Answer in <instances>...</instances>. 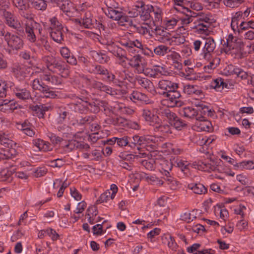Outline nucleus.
Listing matches in <instances>:
<instances>
[{
    "instance_id": "680f3d73",
    "label": "nucleus",
    "mask_w": 254,
    "mask_h": 254,
    "mask_svg": "<svg viewBox=\"0 0 254 254\" xmlns=\"http://www.w3.org/2000/svg\"><path fill=\"white\" fill-rule=\"evenodd\" d=\"M136 82L137 83L141 85V87L144 88H147L151 84L150 81L145 78L138 77L136 78Z\"/></svg>"
},
{
    "instance_id": "c9c22d12",
    "label": "nucleus",
    "mask_w": 254,
    "mask_h": 254,
    "mask_svg": "<svg viewBox=\"0 0 254 254\" xmlns=\"http://www.w3.org/2000/svg\"><path fill=\"white\" fill-rule=\"evenodd\" d=\"M15 150L13 148L3 149L0 147V159H5L15 156Z\"/></svg>"
},
{
    "instance_id": "c85d7f7f",
    "label": "nucleus",
    "mask_w": 254,
    "mask_h": 254,
    "mask_svg": "<svg viewBox=\"0 0 254 254\" xmlns=\"http://www.w3.org/2000/svg\"><path fill=\"white\" fill-rule=\"evenodd\" d=\"M53 186L54 189H58L60 188L59 190L57 192V196L60 197L63 195L64 190L68 186V184L65 181L63 182L62 180L57 179L54 182Z\"/></svg>"
},
{
    "instance_id": "9b49d317",
    "label": "nucleus",
    "mask_w": 254,
    "mask_h": 254,
    "mask_svg": "<svg viewBox=\"0 0 254 254\" xmlns=\"http://www.w3.org/2000/svg\"><path fill=\"white\" fill-rule=\"evenodd\" d=\"M214 164V162L210 164L201 162V164H199L198 166L195 163L192 164V165L194 168L203 169L204 171H214L220 173H223L225 171L224 168L222 166V162L221 161L219 160L216 166Z\"/></svg>"
},
{
    "instance_id": "20e7f679",
    "label": "nucleus",
    "mask_w": 254,
    "mask_h": 254,
    "mask_svg": "<svg viewBox=\"0 0 254 254\" xmlns=\"http://www.w3.org/2000/svg\"><path fill=\"white\" fill-rule=\"evenodd\" d=\"M50 28L51 30L50 35L51 38L57 43L61 42L63 39L62 32V30L63 29L62 24L55 17L50 19Z\"/></svg>"
},
{
    "instance_id": "4c0bfd02",
    "label": "nucleus",
    "mask_w": 254,
    "mask_h": 254,
    "mask_svg": "<svg viewBox=\"0 0 254 254\" xmlns=\"http://www.w3.org/2000/svg\"><path fill=\"white\" fill-rule=\"evenodd\" d=\"M181 114L186 118L193 119L196 116L197 112L194 108L188 107L184 108Z\"/></svg>"
},
{
    "instance_id": "052dcab7",
    "label": "nucleus",
    "mask_w": 254,
    "mask_h": 254,
    "mask_svg": "<svg viewBox=\"0 0 254 254\" xmlns=\"http://www.w3.org/2000/svg\"><path fill=\"white\" fill-rule=\"evenodd\" d=\"M237 180L242 184L248 186L252 183V181L248 179L246 176L240 174L237 176Z\"/></svg>"
},
{
    "instance_id": "7ed1b4c3",
    "label": "nucleus",
    "mask_w": 254,
    "mask_h": 254,
    "mask_svg": "<svg viewBox=\"0 0 254 254\" xmlns=\"http://www.w3.org/2000/svg\"><path fill=\"white\" fill-rule=\"evenodd\" d=\"M209 23L210 18L207 15H198L196 20L193 23L194 26L192 28L197 34H207L209 32Z\"/></svg>"
},
{
    "instance_id": "dca6fc26",
    "label": "nucleus",
    "mask_w": 254,
    "mask_h": 254,
    "mask_svg": "<svg viewBox=\"0 0 254 254\" xmlns=\"http://www.w3.org/2000/svg\"><path fill=\"white\" fill-rule=\"evenodd\" d=\"M216 44L213 39L208 38L206 39L204 46L202 49V55L203 58L207 59L209 58L210 53H212L215 49Z\"/></svg>"
},
{
    "instance_id": "2eb2a0df",
    "label": "nucleus",
    "mask_w": 254,
    "mask_h": 254,
    "mask_svg": "<svg viewBox=\"0 0 254 254\" xmlns=\"http://www.w3.org/2000/svg\"><path fill=\"white\" fill-rule=\"evenodd\" d=\"M4 16L6 23L9 27L16 29L21 27L20 22L16 16L8 11H6L4 13Z\"/></svg>"
},
{
    "instance_id": "0e129e2a",
    "label": "nucleus",
    "mask_w": 254,
    "mask_h": 254,
    "mask_svg": "<svg viewBox=\"0 0 254 254\" xmlns=\"http://www.w3.org/2000/svg\"><path fill=\"white\" fill-rule=\"evenodd\" d=\"M246 210V207L244 205L240 204L234 208V211L236 214L240 215L242 218H244Z\"/></svg>"
},
{
    "instance_id": "39448f33",
    "label": "nucleus",
    "mask_w": 254,
    "mask_h": 254,
    "mask_svg": "<svg viewBox=\"0 0 254 254\" xmlns=\"http://www.w3.org/2000/svg\"><path fill=\"white\" fill-rule=\"evenodd\" d=\"M105 12L109 18L118 21L121 25H124L125 23L128 21L127 17L118 8L108 7Z\"/></svg>"
},
{
    "instance_id": "8fccbe9b",
    "label": "nucleus",
    "mask_w": 254,
    "mask_h": 254,
    "mask_svg": "<svg viewBox=\"0 0 254 254\" xmlns=\"http://www.w3.org/2000/svg\"><path fill=\"white\" fill-rule=\"evenodd\" d=\"M143 136H139L138 135H134L132 137L131 142L129 144L131 147H133L136 145L142 146L144 147V141Z\"/></svg>"
},
{
    "instance_id": "412c9836",
    "label": "nucleus",
    "mask_w": 254,
    "mask_h": 254,
    "mask_svg": "<svg viewBox=\"0 0 254 254\" xmlns=\"http://www.w3.org/2000/svg\"><path fill=\"white\" fill-rule=\"evenodd\" d=\"M33 144L38 148L39 150L44 152L49 151L52 150V147L50 144L40 139H36L33 140Z\"/></svg>"
},
{
    "instance_id": "a878e982",
    "label": "nucleus",
    "mask_w": 254,
    "mask_h": 254,
    "mask_svg": "<svg viewBox=\"0 0 254 254\" xmlns=\"http://www.w3.org/2000/svg\"><path fill=\"white\" fill-rule=\"evenodd\" d=\"M227 84L224 82L223 79L221 78L215 79L210 83V87L216 91H221L224 88H227Z\"/></svg>"
},
{
    "instance_id": "6e6552de",
    "label": "nucleus",
    "mask_w": 254,
    "mask_h": 254,
    "mask_svg": "<svg viewBox=\"0 0 254 254\" xmlns=\"http://www.w3.org/2000/svg\"><path fill=\"white\" fill-rule=\"evenodd\" d=\"M4 36V39L7 45L13 50H18L22 47V40L18 36L7 32Z\"/></svg>"
},
{
    "instance_id": "cd10ccee",
    "label": "nucleus",
    "mask_w": 254,
    "mask_h": 254,
    "mask_svg": "<svg viewBox=\"0 0 254 254\" xmlns=\"http://www.w3.org/2000/svg\"><path fill=\"white\" fill-rule=\"evenodd\" d=\"M130 98L134 102L140 101L145 104L149 103L148 97L145 94L137 91H133L130 95Z\"/></svg>"
},
{
    "instance_id": "473e14b6",
    "label": "nucleus",
    "mask_w": 254,
    "mask_h": 254,
    "mask_svg": "<svg viewBox=\"0 0 254 254\" xmlns=\"http://www.w3.org/2000/svg\"><path fill=\"white\" fill-rule=\"evenodd\" d=\"M97 214V208L95 206H90L87 210L88 222L91 224H93L96 220V217Z\"/></svg>"
},
{
    "instance_id": "3c124183",
    "label": "nucleus",
    "mask_w": 254,
    "mask_h": 254,
    "mask_svg": "<svg viewBox=\"0 0 254 254\" xmlns=\"http://www.w3.org/2000/svg\"><path fill=\"white\" fill-rule=\"evenodd\" d=\"M115 108L116 110L120 111L123 114H131L133 112V110L132 109L125 107L123 104H117L115 106Z\"/></svg>"
},
{
    "instance_id": "ddd939ff",
    "label": "nucleus",
    "mask_w": 254,
    "mask_h": 254,
    "mask_svg": "<svg viewBox=\"0 0 254 254\" xmlns=\"http://www.w3.org/2000/svg\"><path fill=\"white\" fill-rule=\"evenodd\" d=\"M197 121L193 126V129L197 131H211L212 130V125L211 122L203 118H196Z\"/></svg>"
},
{
    "instance_id": "ea45409f",
    "label": "nucleus",
    "mask_w": 254,
    "mask_h": 254,
    "mask_svg": "<svg viewBox=\"0 0 254 254\" xmlns=\"http://www.w3.org/2000/svg\"><path fill=\"white\" fill-rule=\"evenodd\" d=\"M159 160L157 159L151 158L147 160H144L142 161L143 165L148 170H154L156 166L158 164Z\"/></svg>"
},
{
    "instance_id": "9d476101",
    "label": "nucleus",
    "mask_w": 254,
    "mask_h": 254,
    "mask_svg": "<svg viewBox=\"0 0 254 254\" xmlns=\"http://www.w3.org/2000/svg\"><path fill=\"white\" fill-rule=\"evenodd\" d=\"M118 191V187L115 184L110 186V189L107 190L101 194L97 200V203H107L112 201L115 197Z\"/></svg>"
},
{
    "instance_id": "c756f323",
    "label": "nucleus",
    "mask_w": 254,
    "mask_h": 254,
    "mask_svg": "<svg viewBox=\"0 0 254 254\" xmlns=\"http://www.w3.org/2000/svg\"><path fill=\"white\" fill-rule=\"evenodd\" d=\"M234 168L235 169L237 170L254 169V161L252 160H248L236 163V165H234Z\"/></svg>"
},
{
    "instance_id": "5fc2aeb1",
    "label": "nucleus",
    "mask_w": 254,
    "mask_h": 254,
    "mask_svg": "<svg viewBox=\"0 0 254 254\" xmlns=\"http://www.w3.org/2000/svg\"><path fill=\"white\" fill-rule=\"evenodd\" d=\"M243 1L241 0H224V4L228 7L234 8L239 6L242 4Z\"/></svg>"
},
{
    "instance_id": "4d7b16f0",
    "label": "nucleus",
    "mask_w": 254,
    "mask_h": 254,
    "mask_svg": "<svg viewBox=\"0 0 254 254\" xmlns=\"http://www.w3.org/2000/svg\"><path fill=\"white\" fill-rule=\"evenodd\" d=\"M145 178L148 183L153 185L161 186L163 184V181L155 176L146 175Z\"/></svg>"
},
{
    "instance_id": "4468645a",
    "label": "nucleus",
    "mask_w": 254,
    "mask_h": 254,
    "mask_svg": "<svg viewBox=\"0 0 254 254\" xmlns=\"http://www.w3.org/2000/svg\"><path fill=\"white\" fill-rule=\"evenodd\" d=\"M36 22L31 18H27L25 24V33L27 39L32 43L35 42L36 38L34 31Z\"/></svg>"
},
{
    "instance_id": "bf43d9fd",
    "label": "nucleus",
    "mask_w": 254,
    "mask_h": 254,
    "mask_svg": "<svg viewBox=\"0 0 254 254\" xmlns=\"http://www.w3.org/2000/svg\"><path fill=\"white\" fill-rule=\"evenodd\" d=\"M154 69L155 71V73H145V74L149 75L151 76H153L155 75L156 74H158V73L161 74H165L166 73V70L165 68L162 66L156 65L154 67Z\"/></svg>"
},
{
    "instance_id": "f704fd0d",
    "label": "nucleus",
    "mask_w": 254,
    "mask_h": 254,
    "mask_svg": "<svg viewBox=\"0 0 254 254\" xmlns=\"http://www.w3.org/2000/svg\"><path fill=\"white\" fill-rule=\"evenodd\" d=\"M43 61L47 64L48 68L50 69V67L53 65L56 70H61L63 67L62 65L58 63H55V60L52 56H46L43 58Z\"/></svg>"
},
{
    "instance_id": "13d9d810",
    "label": "nucleus",
    "mask_w": 254,
    "mask_h": 254,
    "mask_svg": "<svg viewBox=\"0 0 254 254\" xmlns=\"http://www.w3.org/2000/svg\"><path fill=\"white\" fill-rule=\"evenodd\" d=\"M163 114L167 118L170 124L178 117L174 113L168 109L164 110Z\"/></svg>"
},
{
    "instance_id": "e2e57ef3",
    "label": "nucleus",
    "mask_w": 254,
    "mask_h": 254,
    "mask_svg": "<svg viewBox=\"0 0 254 254\" xmlns=\"http://www.w3.org/2000/svg\"><path fill=\"white\" fill-rule=\"evenodd\" d=\"M238 67L235 66L231 64H229L225 67L223 70V73L226 75L235 74L236 73V69Z\"/></svg>"
},
{
    "instance_id": "393cba45",
    "label": "nucleus",
    "mask_w": 254,
    "mask_h": 254,
    "mask_svg": "<svg viewBox=\"0 0 254 254\" xmlns=\"http://www.w3.org/2000/svg\"><path fill=\"white\" fill-rule=\"evenodd\" d=\"M242 14L240 12H235L232 17L231 26L232 29L234 32L237 31L240 33V24L239 25L240 20L242 18L241 17Z\"/></svg>"
},
{
    "instance_id": "338daca9",
    "label": "nucleus",
    "mask_w": 254,
    "mask_h": 254,
    "mask_svg": "<svg viewBox=\"0 0 254 254\" xmlns=\"http://www.w3.org/2000/svg\"><path fill=\"white\" fill-rule=\"evenodd\" d=\"M70 193L71 196L76 201H79L82 198V195L74 187L70 189Z\"/></svg>"
},
{
    "instance_id": "de8ad7c7",
    "label": "nucleus",
    "mask_w": 254,
    "mask_h": 254,
    "mask_svg": "<svg viewBox=\"0 0 254 254\" xmlns=\"http://www.w3.org/2000/svg\"><path fill=\"white\" fill-rule=\"evenodd\" d=\"M158 164L162 166V169L164 170L166 176L169 174V171H171L173 167L170 162L165 160H159Z\"/></svg>"
},
{
    "instance_id": "2f4dec72",
    "label": "nucleus",
    "mask_w": 254,
    "mask_h": 254,
    "mask_svg": "<svg viewBox=\"0 0 254 254\" xmlns=\"http://www.w3.org/2000/svg\"><path fill=\"white\" fill-rule=\"evenodd\" d=\"M188 188L191 190L194 193L202 194L207 191L205 187L201 184H191L188 185Z\"/></svg>"
},
{
    "instance_id": "09e8293b",
    "label": "nucleus",
    "mask_w": 254,
    "mask_h": 254,
    "mask_svg": "<svg viewBox=\"0 0 254 254\" xmlns=\"http://www.w3.org/2000/svg\"><path fill=\"white\" fill-rule=\"evenodd\" d=\"M94 59L99 63H106L108 61V58L105 54L99 53L96 51L92 52Z\"/></svg>"
},
{
    "instance_id": "6ab92c4d",
    "label": "nucleus",
    "mask_w": 254,
    "mask_h": 254,
    "mask_svg": "<svg viewBox=\"0 0 254 254\" xmlns=\"http://www.w3.org/2000/svg\"><path fill=\"white\" fill-rule=\"evenodd\" d=\"M143 116L145 120L150 125L155 127L157 125L160 124L158 117L149 110H144Z\"/></svg>"
},
{
    "instance_id": "72a5a7b5",
    "label": "nucleus",
    "mask_w": 254,
    "mask_h": 254,
    "mask_svg": "<svg viewBox=\"0 0 254 254\" xmlns=\"http://www.w3.org/2000/svg\"><path fill=\"white\" fill-rule=\"evenodd\" d=\"M179 20L181 21L182 26L178 29V32H185L186 30V27L193 21L192 17L189 15H186L181 18Z\"/></svg>"
},
{
    "instance_id": "a19ab883",
    "label": "nucleus",
    "mask_w": 254,
    "mask_h": 254,
    "mask_svg": "<svg viewBox=\"0 0 254 254\" xmlns=\"http://www.w3.org/2000/svg\"><path fill=\"white\" fill-rule=\"evenodd\" d=\"M61 9L68 16L71 17L72 16V14L74 11V8L71 3H69L67 1L64 2L61 6Z\"/></svg>"
},
{
    "instance_id": "7c9ffc66",
    "label": "nucleus",
    "mask_w": 254,
    "mask_h": 254,
    "mask_svg": "<svg viewBox=\"0 0 254 254\" xmlns=\"http://www.w3.org/2000/svg\"><path fill=\"white\" fill-rule=\"evenodd\" d=\"M214 212L217 216H219L221 219L225 220L228 217V212L227 210L219 205L214 207Z\"/></svg>"
},
{
    "instance_id": "4be33fe9",
    "label": "nucleus",
    "mask_w": 254,
    "mask_h": 254,
    "mask_svg": "<svg viewBox=\"0 0 254 254\" xmlns=\"http://www.w3.org/2000/svg\"><path fill=\"white\" fill-rule=\"evenodd\" d=\"M13 71L17 78L22 80L26 76L27 73L30 72V69L23 65H16L13 67Z\"/></svg>"
},
{
    "instance_id": "a211bd4d",
    "label": "nucleus",
    "mask_w": 254,
    "mask_h": 254,
    "mask_svg": "<svg viewBox=\"0 0 254 254\" xmlns=\"http://www.w3.org/2000/svg\"><path fill=\"white\" fill-rule=\"evenodd\" d=\"M158 87L164 92H171L176 90L178 88V84L169 80H162L158 83Z\"/></svg>"
},
{
    "instance_id": "6e6d98bb",
    "label": "nucleus",
    "mask_w": 254,
    "mask_h": 254,
    "mask_svg": "<svg viewBox=\"0 0 254 254\" xmlns=\"http://www.w3.org/2000/svg\"><path fill=\"white\" fill-rule=\"evenodd\" d=\"M13 86V83L12 82H9L5 83L4 81L0 79V94L3 96L5 94V91L7 88L10 87L12 88Z\"/></svg>"
},
{
    "instance_id": "c03bdc74",
    "label": "nucleus",
    "mask_w": 254,
    "mask_h": 254,
    "mask_svg": "<svg viewBox=\"0 0 254 254\" xmlns=\"http://www.w3.org/2000/svg\"><path fill=\"white\" fill-rule=\"evenodd\" d=\"M249 29H254V20H243L240 23V33Z\"/></svg>"
},
{
    "instance_id": "a18cd8bd",
    "label": "nucleus",
    "mask_w": 254,
    "mask_h": 254,
    "mask_svg": "<svg viewBox=\"0 0 254 254\" xmlns=\"http://www.w3.org/2000/svg\"><path fill=\"white\" fill-rule=\"evenodd\" d=\"M107 48L109 51L113 53V54L115 56L117 57H121V56H122V49L117 46H115V45L113 43L108 44Z\"/></svg>"
},
{
    "instance_id": "f8f14e48",
    "label": "nucleus",
    "mask_w": 254,
    "mask_h": 254,
    "mask_svg": "<svg viewBox=\"0 0 254 254\" xmlns=\"http://www.w3.org/2000/svg\"><path fill=\"white\" fill-rule=\"evenodd\" d=\"M142 139L144 141V147H146L148 150L151 151L156 148L159 142L162 141L163 137L147 135L143 136Z\"/></svg>"
},
{
    "instance_id": "79ce46f5",
    "label": "nucleus",
    "mask_w": 254,
    "mask_h": 254,
    "mask_svg": "<svg viewBox=\"0 0 254 254\" xmlns=\"http://www.w3.org/2000/svg\"><path fill=\"white\" fill-rule=\"evenodd\" d=\"M155 128L157 131H160L164 135L172 133V127L166 124L157 125Z\"/></svg>"
},
{
    "instance_id": "69168bd1",
    "label": "nucleus",
    "mask_w": 254,
    "mask_h": 254,
    "mask_svg": "<svg viewBox=\"0 0 254 254\" xmlns=\"http://www.w3.org/2000/svg\"><path fill=\"white\" fill-rule=\"evenodd\" d=\"M166 180L167 184L169 186L171 189L176 190L177 188L178 183L173 178L167 176Z\"/></svg>"
},
{
    "instance_id": "1a4fd4ad",
    "label": "nucleus",
    "mask_w": 254,
    "mask_h": 254,
    "mask_svg": "<svg viewBox=\"0 0 254 254\" xmlns=\"http://www.w3.org/2000/svg\"><path fill=\"white\" fill-rule=\"evenodd\" d=\"M129 64L134 68V71L138 73H142L146 64L144 60L139 55H135L129 60Z\"/></svg>"
},
{
    "instance_id": "864d4df0",
    "label": "nucleus",
    "mask_w": 254,
    "mask_h": 254,
    "mask_svg": "<svg viewBox=\"0 0 254 254\" xmlns=\"http://www.w3.org/2000/svg\"><path fill=\"white\" fill-rule=\"evenodd\" d=\"M169 59L172 60L174 63L178 64L179 66L181 61V57L180 54L175 51L171 52L170 54L168 55Z\"/></svg>"
},
{
    "instance_id": "b1692460",
    "label": "nucleus",
    "mask_w": 254,
    "mask_h": 254,
    "mask_svg": "<svg viewBox=\"0 0 254 254\" xmlns=\"http://www.w3.org/2000/svg\"><path fill=\"white\" fill-rule=\"evenodd\" d=\"M79 23L85 28H90L93 25L96 20L93 18L90 12L85 13V15L81 20H78Z\"/></svg>"
},
{
    "instance_id": "f03ea898",
    "label": "nucleus",
    "mask_w": 254,
    "mask_h": 254,
    "mask_svg": "<svg viewBox=\"0 0 254 254\" xmlns=\"http://www.w3.org/2000/svg\"><path fill=\"white\" fill-rule=\"evenodd\" d=\"M35 70L32 73L33 74H38L37 77H40V73H35ZM32 87L34 90H38L41 91L43 96L46 98H54L57 96L56 92L49 88L47 86L43 84L39 80L38 77L33 80Z\"/></svg>"
},
{
    "instance_id": "423d86ee",
    "label": "nucleus",
    "mask_w": 254,
    "mask_h": 254,
    "mask_svg": "<svg viewBox=\"0 0 254 254\" xmlns=\"http://www.w3.org/2000/svg\"><path fill=\"white\" fill-rule=\"evenodd\" d=\"M81 133L76 134L68 142L64 145V149L66 151H70L75 149H83L87 150L89 148V145L82 143L84 139Z\"/></svg>"
},
{
    "instance_id": "bb28decb",
    "label": "nucleus",
    "mask_w": 254,
    "mask_h": 254,
    "mask_svg": "<svg viewBox=\"0 0 254 254\" xmlns=\"http://www.w3.org/2000/svg\"><path fill=\"white\" fill-rule=\"evenodd\" d=\"M184 91L188 94H194L196 95H203L201 89L196 85L187 84L184 87Z\"/></svg>"
},
{
    "instance_id": "f3484780",
    "label": "nucleus",
    "mask_w": 254,
    "mask_h": 254,
    "mask_svg": "<svg viewBox=\"0 0 254 254\" xmlns=\"http://www.w3.org/2000/svg\"><path fill=\"white\" fill-rule=\"evenodd\" d=\"M34 73H40V76L41 79L48 81L51 82L52 84L59 85L62 82L61 78L59 76L46 74L42 71L41 69L38 68L35 69Z\"/></svg>"
},
{
    "instance_id": "5701e85b",
    "label": "nucleus",
    "mask_w": 254,
    "mask_h": 254,
    "mask_svg": "<svg viewBox=\"0 0 254 254\" xmlns=\"http://www.w3.org/2000/svg\"><path fill=\"white\" fill-rule=\"evenodd\" d=\"M162 242L166 244L171 250L176 251L178 247L174 238L170 234H165L162 237Z\"/></svg>"
},
{
    "instance_id": "aec40b11",
    "label": "nucleus",
    "mask_w": 254,
    "mask_h": 254,
    "mask_svg": "<svg viewBox=\"0 0 254 254\" xmlns=\"http://www.w3.org/2000/svg\"><path fill=\"white\" fill-rule=\"evenodd\" d=\"M12 89L16 97L19 99L26 100L31 98L30 91L26 88H20L13 86Z\"/></svg>"
},
{
    "instance_id": "603ef678",
    "label": "nucleus",
    "mask_w": 254,
    "mask_h": 254,
    "mask_svg": "<svg viewBox=\"0 0 254 254\" xmlns=\"http://www.w3.org/2000/svg\"><path fill=\"white\" fill-rule=\"evenodd\" d=\"M94 86L95 88H96L101 91H104V92H106L107 93H108L110 94H112V89L110 87L103 85L102 83H101L100 82H96L94 83Z\"/></svg>"
},
{
    "instance_id": "0eeeda50",
    "label": "nucleus",
    "mask_w": 254,
    "mask_h": 254,
    "mask_svg": "<svg viewBox=\"0 0 254 254\" xmlns=\"http://www.w3.org/2000/svg\"><path fill=\"white\" fill-rule=\"evenodd\" d=\"M164 96L166 98L165 100L166 104L169 107H180L183 104V102L180 100V93L177 90L171 92H164Z\"/></svg>"
},
{
    "instance_id": "49530a36",
    "label": "nucleus",
    "mask_w": 254,
    "mask_h": 254,
    "mask_svg": "<svg viewBox=\"0 0 254 254\" xmlns=\"http://www.w3.org/2000/svg\"><path fill=\"white\" fill-rule=\"evenodd\" d=\"M154 52L157 55L164 56L171 51L167 46L164 45H160L154 49Z\"/></svg>"
},
{
    "instance_id": "774afa93",
    "label": "nucleus",
    "mask_w": 254,
    "mask_h": 254,
    "mask_svg": "<svg viewBox=\"0 0 254 254\" xmlns=\"http://www.w3.org/2000/svg\"><path fill=\"white\" fill-rule=\"evenodd\" d=\"M236 226L239 231H243L248 229V224L246 220L242 219L237 222Z\"/></svg>"
},
{
    "instance_id": "e433bc0d",
    "label": "nucleus",
    "mask_w": 254,
    "mask_h": 254,
    "mask_svg": "<svg viewBox=\"0 0 254 254\" xmlns=\"http://www.w3.org/2000/svg\"><path fill=\"white\" fill-rule=\"evenodd\" d=\"M32 6L38 10H45L47 8V3L44 0H28Z\"/></svg>"
},
{
    "instance_id": "58836bf2",
    "label": "nucleus",
    "mask_w": 254,
    "mask_h": 254,
    "mask_svg": "<svg viewBox=\"0 0 254 254\" xmlns=\"http://www.w3.org/2000/svg\"><path fill=\"white\" fill-rule=\"evenodd\" d=\"M89 103L83 100H80L74 105V110L76 112L84 113L88 109Z\"/></svg>"
},
{
    "instance_id": "37998d69",
    "label": "nucleus",
    "mask_w": 254,
    "mask_h": 254,
    "mask_svg": "<svg viewBox=\"0 0 254 254\" xmlns=\"http://www.w3.org/2000/svg\"><path fill=\"white\" fill-rule=\"evenodd\" d=\"M183 32H178L176 31L175 33L171 37V40L174 42L176 45H180L183 44L185 42V38L184 35H182Z\"/></svg>"
},
{
    "instance_id": "f257e3e1",
    "label": "nucleus",
    "mask_w": 254,
    "mask_h": 254,
    "mask_svg": "<svg viewBox=\"0 0 254 254\" xmlns=\"http://www.w3.org/2000/svg\"><path fill=\"white\" fill-rule=\"evenodd\" d=\"M153 8L152 5L145 6L142 2H140L138 5L128 8L127 11L129 17H135L140 14L141 17L147 19L149 17V12L151 11Z\"/></svg>"
}]
</instances>
